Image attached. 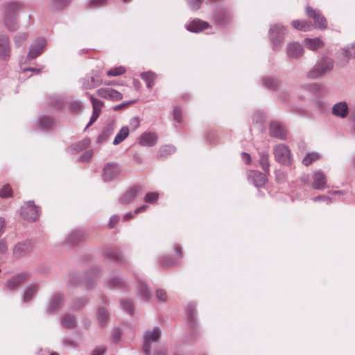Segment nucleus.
Returning <instances> with one entry per match:
<instances>
[{
    "label": "nucleus",
    "instance_id": "1",
    "mask_svg": "<svg viewBox=\"0 0 355 355\" xmlns=\"http://www.w3.org/2000/svg\"><path fill=\"white\" fill-rule=\"evenodd\" d=\"M21 6L17 1H9L3 5V22L10 31H15L19 28L17 11Z\"/></svg>",
    "mask_w": 355,
    "mask_h": 355
},
{
    "label": "nucleus",
    "instance_id": "2",
    "mask_svg": "<svg viewBox=\"0 0 355 355\" xmlns=\"http://www.w3.org/2000/svg\"><path fill=\"white\" fill-rule=\"evenodd\" d=\"M286 31V28L281 24H275L270 28L269 36L273 51H278L281 49Z\"/></svg>",
    "mask_w": 355,
    "mask_h": 355
},
{
    "label": "nucleus",
    "instance_id": "3",
    "mask_svg": "<svg viewBox=\"0 0 355 355\" xmlns=\"http://www.w3.org/2000/svg\"><path fill=\"white\" fill-rule=\"evenodd\" d=\"M332 68L333 60L331 58H324L314 66L307 76L310 78L315 79L330 71Z\"/></svg>",
    "mask_w": 355,
    "mask_h": 355
},
{
    "label": "nucleus",
    "instance_id": "4",
    "mask_svg": "<svg viewBox=\"0 0 355 355\" xmlns=\"http://www.w3.org/2000/svg\"><path fill=\"white\" fill-rule=\"evenodd\" d=\"M161 336L159 327L146 331L144 338L143 351L146 355H150L152 344L158 343Z\"/></svg>",
    "mask_w": 355,
    "mask_h": 355
},
{
    "label": "nucleus",
    "instance_id": "5",
    "mask_svg": "<svg viewBox=\"0 0 355 355\" xmlns=\"http://www.w3.org/2000/svg\"><path fill=\"white\" fill-rule=\"evenodd\" d=\"M306 12L309 17L312 18L314 20V25L315 28L320 30H324L327 28V19L323 16L320 10L313 9L311 6H307L306 7Z\"/></svg>",
    "mask_w": 355,
    "mask_h": 355
},
{
    "label": "nucleus",
    "instance_id": "6",
    "mask_svg": "<svg viewBox=\"0 0 355 355\" xmlns=\"http://www.w3.org/2000/svg\"><path fill=\"white\" fill-rule=\"evenodd\" d=\"M273 153L275 160L282 164H288L291 162V153L284 144H278L274 147Z\"/></svg>",
    "mask_w": 355,
    "mask_h": 355
},
{
    "label": "nucleus",
    "instance_id": "7",
    "mask_svg": "<svg viewBox=\"0 0 355 355\" xmlns=\"http://www.w3.org/2000/svg\"><path fill=\"white\" fill-rule=\"evenodd\" d=\"M39 208L34 205V202L29 201L21 208V216L28 220L34 221L39 216Z\"/></svg>",
    "mask_w": 355,
    "mask_h": 355
},
{
    "label": "nucleus",
    "instance_id": "8",
    "mask_svg": "<svg viewBox=\"0 0 355 355\" xmlns=\"http://www.w3.org/2000/svg\"><path fill=\"white\" fill-rule=\"evenodd\" d=\"M120 172L121 169L118 164L107 163L103 168V180L105 181H111L118 177Z\"/></svg>",
    "mask_w": 355,
    "mask_h": 355
},
{
    "label": "nucleus",
    "instance_id": "9",
    "mask_svg": "<svg viewBox=\"0 0 355 355\" xmlns=\"http://www.w3.org/2000/svg\"><path fill=\"white\" fill-rule=\"evenodd\" d=\"M46 44V40L44 38H39L36 40L30 47V51L28 54V59H34L39 56L44 51Z\"/></svg>",
    "mask_w": 355,
    "mask_h": 355
},
{
    "label": "nucleus",
    "instance_id": "10",
    "mask_svg": "<svg viewBox=\"0 0 355 355\" xmlns=\"http://www.w3.org/2000/svg\"><path fill=\"white\" fill-rule=\"evenodd\" d=\"M270 135L272 137L279 139H285L286 137L287 130L284 125L280 122L274 121L270 125Z\"/></svg>",
    "mask_w": 355,
    "mask_h": 355
},
{
    "label": "nucleus",
    "instance_id": "11",
    "mask_svg": "<svg viewBox=\"0 0 355 355\" xmlns=\"http://www.w3.org/2000/svg\"><path fill=\"white\" fill-rule=\"evenodd\" d=\"M141 191L142 188L140 186L132 187L125 192V193L119 198V201L123 205L130 204L137 198Z\"/></svg>",
    "mask_w": 355,
    "mask_h": 355
},
{
    "label": "nucleus",
    "instance_id": "12",
    "mask_svg": "<svg viewBox=\"0 0 355 355\" xmlns=\"http://www.w3.org/2000/svg\"><path fill=\"white\" fill-rule=\"evenodd\" d=\"M10 56V39L8 35L0 33V58L4 60H8Z\"/></svg>",
    "mask_w": 355,
    "mask_h": 355
},
{
    "label": "nucleus",
    "instance_id": "13",
    "mask_svg": "<svg viewBox=\"0 0 355 355\" xmlns=\"http://www.w3.org/2000/svg\"><path fill=\"white\" fill-rule=\"evenodd\" d=\"M96 93L100 97L112 101H119L123 98L122 94L110 87L100 88L96 91Z\"/></svg>",
    "mask_w": 355,
    "mask_h": 355
},
{
    "label": "nucleus",
    "instance_id": "14",
    "mask_svg": "<svg viewBox=\"0 0 355 355\" xmlns=\"http://www.w3.org/2000/svg\"><path fill=\"white\" fill-rule=\"evenodd\" d=\"M90 100L92 104L93 112L89 122L87 125L86 128L89 127L97 120L101 112V108L103 107V103L94 98L92 95H90Z\"/></svg>",
    "mask_w": 355,
    "mask_h": 355
},
{
    "label": "nucleus",
    "instance_id": "15",
    "mask_svg": "<svg viewBox=\"0 0 355 355\" xmlns=\"http://www.w3.org/2000/svg\"><path fill=\"white\" fill-rule=\"evenodd\" d=\"M248 178L249 181L257 187L263 186L266 182V175L258 171H250L248 173Z\"/></svg>",
    "mask_w": 355,
    "mask_h": 355
},
{
    "label": "nucleus",
    "instance_id": "16",
    "mask_svg": "<svg viewBox=\"0 0 355 355\" xmlns=\"http://www.w3.org/2000/svg\"><path fill=\"white\" fill-rule=\"evenodd\" d=\"M28 277L26 273H20L9 279L6 284V288L10 291L17 289Z\"/></svg>",
    "mask_w": 355,
    "mask_h": 355
},
{
    "label": "nucleus",
    "instance_id": "17",
    "mask_svg": "<svg viewBox=\"0 0 355 355\" xmlns=\"http://www.w3.org/2000/svg\"><path fill=\"white\" fill-rule=\"evenodd\" d=\"M303 53V49L300 43L293 42L288 44L286 53L290 58H298Z\"/></svg>",
    "mask_w": 355,
    "mask_h": 355
},
{
    "label": "nucleus",
    "instance_id": "18",
    "mask_svg": "<svg viewBox=\"0 0 355 355\" xmlns=\"http://www.w3.org/2000/svg\"><path fill=\"white\" fill-rule=\"evenodd\" d=\"M327 178L321 171H316L313 175L312 187L314 189L322 190L326 187Z\"/></svg>",
    "mask_w": 355,
    "mask_h": 355
},
{
    "label": "nucleus",
    "instance_id": "19",
    "mask_svg": "<svg viewBox=\"0 0 355 355\" xmlns=\"http://www.w3.org/2000/svg\"><path fill=\"white\" fill-rule=\"evenodd\" d=\"M157 141V137L154 132H144L138 139L137 141L142 146H153Z\"/></svg>",
    "mask_w": 355,
    "mask_h": 355
},
{
    "label": "nucleus",
    "instance_id": "20",
    "mask_svg": "<svg viewBox=\"0 0 355 355\" xmlns=\"http://www.w3.org/2000/svg\"><path fill=\"white\" fill-rule=\"evenodd\" d=\"M83 236L84 235L81 231L73 230L67 236L65 243L69 246H73L83 241Z\"/></svg>",
    "mask_w": 355,
    "mask_h": 355
},
{
    "label": "nucleus",
    "instance_id": "21",
    "mask_svg": "<svg viewBox=\"0 0 355 355\" xmlns=\"http://www.w3.org/2000/svg\"><path fill=\"white\" fill-rule=\"evenodd\" d=\"M349 112L348 105L346 102H339L336 103L332 107V113L334 115L345 118Z\"/></svg>",
    "mask_w": 355,
    "mask_h": 355
},
{
    "label": "nucleus",
    "instance_id": "22",
    "mask_svg": "<svg viewBox=\"0 0 355 355\" xmlns=\"http://www.w3.org/2000/svg\"><path fill=\"white\" fill-rule=\"evenodd\" d=\"M89 144L90 139L89 138H85L82 141L69 146L67 151L70 154H76L89 147Z\"/></svg>",
    "mask_w": 355,
    "mask_h": 355
},
{
    "label": "nucleus",
    "instance_id": "23",
    "mask_svg": "<svg viewBox=\"0 0 355 355\" xmlns=\"http://www.w3.org/2000/svg\"><path fill=\"white\" fill-rule=\"evenodd\" d=\"M231 18L230 12L226 10H220L214 15V20L218 25H225Z\"/></svg>",
    "mask_w": 355,
    "mask_h": 355
},
{
    "label": "nucleus",
    "instance_id": "24",
    "mask_svg": "<svg viewBox=\"0 0 355 355\" xmlns=\"http://www.w3.org/2000/svg\"><path fill=\"white\" fill-rule=\"evenodd\" d=\"M63 304V299L61 295L55 294L50 300L47 307V312L51 313L58 310Z\"/></svg>",
    "mask_w": 355,
    "mask_h": 355
},
{
    "label": "nucleus",
    "instance_id": "25",
    "mask_svg": "<svg viewBox=\"0 0 355 355\" xmlns=\"http://www.w3.org/2000/svg\"><path fill=\"white\" fill-rule=\"evenodd\" d=\"M209 27V24L200 19H194L187 26L190 32L198 33Z\"/></svg>",
    "mask_w": 355,
    "mask_h": 355
},
{
    "label": "nucleus",
    "instance_id": "26",
    "mask_svg": "<svg viewBox=\"0 0 355 355\" xmlns=\"http://www.w3.org/2000/svg\"><path fill=\"white\" fill-rule=\"evenodd\" d=\"M62 326L66 329H73L77 325L76 319L74 315L67 313L61 318Z\"/></svg>",
    "mask_w": 355,
    "mask_h": 355
},
{
    "label": "nucleus",
    "instance_id": "27",
    "mask_svg": "<svg viewBox=\"0 0 355 355\" xmlns=\"http://www.w3.org/2000/svg\"><path fill=\"white\" fill-rule=\"evenodd\" d=\"M304 45L311 51L317 50L323 46V42L318 37L315 38H306L304 40Z\"/></svg>",
    "mask_w": 355,
    "mask_h": 355
},
{
    "label": "nucleus",
    "instance_id": "28",
    "mask_svg": "<svg viewBox=\"0 0 355 355\" xmlns=\"http://www.w3.org/2000/svg\"><path fill=\"white\" fill-rule=\"evenodd\" d=\"M114 129L112 125H107L102 131L101 134L97 138L98 143L106 141L110 135L113 133Z\"/></svg>",
    "mask_w": 355,
    "mask_h": 355
},
{
    "label": "nucleus",
    "instance_id": "29",
    "mask_svg": "<svg viewBox=\"0 0 355 355\" xmlns=\"http://www.w3.org/2000/svg\"><path fill=\"white\" fill-rule=\"evenodd\" d=\"M292 26L302 31H309L311 29V24L310 22L306 21L293 20L292 21Z\"/></svg>",
    "mask_w": 355,
    "mask_h": 355
},
{
    "label": "nucleus",
    "instance_id": "30",
    "mask_svg": "<svg viewBox=\"0 0 355 355\" xmlns=\"http://www.w3.org/2000/svg\"><path fill=\"white\" fill-rule=\"evenodd\" d=\"M129 134V129L127 126H124L121 128L120 131L117 133L116 137L114 139L113 144L117 145L120 143H121L128 136Z\"/></svg>",
    "mask_w": 355,
    "mask_h": 355
},
{
    "label": "nucleus",
    "instance_id": "31",
    "mask_svg": "<svg viewBox=\"0 0 355 355\" xmlns=\"http://www.w3.org/2000/svg\"><path fill=\"white\" fill-rule=\"evenodd\" d=\"M37 291V285H31L29 286H27L25 289L24 297H23V302H29L33 297L35 295Z\"/></svg>",
    "mask_w": 355,
    "mask_h": 355
},
{
    "label": "nucleus",
    "instance_id": "32",
    "mask_svg": "<svg viewBox=\"0 0 355 355\" xmlns=\"http://www.w3.org/2000/svg\"><path fill=\"white\" fill-rule=\"evenodd\" d=\"M54 121L52 118L47 116H42L39 119V126L42 130H48L52 127Z\"/></svg>",
    "mask_w": 355,
    "mask_h": 355
},
{
    "label": "nucleus",
    "instance_id": "33",
    "mask_svg": "<svg viewBox=\"0 0 355 355\" xmlns=\"http://www.w3.org/2000/svg\"><path fill=\"white\" fill-rule=\"evenodd\" d=\"M259 163L265 173L269 172L270 163L268 159V153L266 152H261L259 153Z\"/></svg>",
    "mask_w": 355,
    "mask_h": 355
},
{
    "label": "nucleus",
    "instance_id": "34",
    "mask_svg": "<svg viewBox=\"0 0 355 355\" xmlns=\"http://www.w3.org/2000/svg\"><path fill=\"white\" fill-rule=\"evenodd\" d=\"M139 296L144 300L150 298L151 294L145 283L141 282L138 288Z\"/></svg>",
    "mask_w": 355,
    "mask_h": 355
},
{
    "label": "nucleus",
    "instance_id": "35",
    "mask_svg": "<svg viewBox=\"0 0 355 355\" xmlns=\"http://www.w3.org/2000/svg\"><path fill=\"white\" fill-rule=\"evenodd\" d=\"M263 85L269 89H275L279 85V81L272 77H266L263 79Z\"/></svg>",
    "mask_w": 355,
    "mask_h": 355
},
{
    "label": "nucleus",
    "instance_id": "36",
    "mask_svg": "<svg viewBox=\"0 0 355 355\" xmlns=\"http://www.w3.org/2000/svg\"><path fill=\"white\" fill-rule=\"evenodd\" d=\"M121 309L130 315L134 312L133 304L130 300H122L121 301Z\"/></svg>",
    "mask_w": 355,
    "mask_h": 355
},
{
    "label": "nucleus",
    "instance_id": "37",
    "mask_svg": "<svg viewBox=\"0 0 355 355\" xmlns=\"http://www.w3.org/2000/svg\"><path fill=\"white\" fill-rule=\"evenodd\" d=\"M175 151V148L173 146L167 145L162 147L159 150V155L162 157H166L168 155L173 153Z\"/></svg>",
    "mask_w": 355,
    "mask_h": 355
},
{
    "label": "nucleus",
    "instance_id": "38",
    "mask_svg": "<svg viewBox=\"0 0 355 355\" xmlns=\"http://www.w3.org/2000/svg\"><path fill=\"white\" fill-rule=\"evenodd\" d=\"M320 156L317 153H308L303 159L302 162L305 166H309L313 161L319 159Z\"/></svg>",
    "mask_w": 355,
    "mask_h": 355
},
{
    "label": "nucleus",
    "instance_id": "39",
    "mask_svg": "<svg viewBox=\"0 0 355 355\" xmlns=\"http://www.w3.org/2000/svg\"><path fill=\"white\" fill-rule=\"evenodd\" d=\"M98 319L99 322L103 325L108 320V313L105 308H100L98 312Z\"/></svg>",
    "mask_w": 355,
    "mask_h": 355
},
{
    "label": "nucleus",
    "instance_id": "40",
    "mask_svg": "<svg viewBox=\"0 0 355 355\" xmlns=\"http://www.w3.org/2000/svg\"><path fill=\"white\" fill-rule=\"evenodd\" d=\"M125 72V69L123 67H117L111 69L107 71L106 74L107 76H118L123 74Z\"/></svg>",
    "mask_w": 355,
    "mask_h": 355
},
{
    "label": "nucleus",
    "instance_id": "41",
    "mask_svg": "<svg viewBox=\"0 0 355 355\" xmlns=\"http://www.w3.org/2000/svg\"><path fill=\"white\" fill-rule=\"evenodd\" d=\"M344 54L347 59H350L352 58L355 57V43H352L348 45L346 48L343 49Z\"/></svg>",
    "mask_w": 355,
    "mask_h": 355
},
{
    "label": "nucleus",
    "instance_id": "42",
    "mask_svg": "<svg viewBox=\"0 0 355 355\" xmlns=\"http://www.w3.org/2000/svg\"><path fill=\"white\" fill-rule=\"evenodd\" d=\"M28 38L26 33H19L14 38L15 44L17 46H20Z\"/></svg>",
    "mask_w": 355,
    "mask_h": 355
},
{
    "label": "nucleus",
    "instance_id": "43",
    "mask_svg": "<svg viewBox=\"0 0 355 355\" xmlns=\"http://www.w3.org/2000/svg\"><path fill=\"white\" fill-rule=\"evenodd\" d=\"M80 83L81 84V88L84 90H89L94 88V85H92L87 75L80 79Z\"/></svg>",
    "mask_w": 355,
    "mask_h": 355
},
{
    "label": "nucleus",
    "instance_id": "44",
    "mask_svg": "<svg viewBox=\"0 0 355 355\" xmlns=\"http://www.w3.org/2000/svg\"><path fill=\"white\" fill-rule=\"evenodd\" d=\"M28 252V247L26 243H18L14 249V253L15 254L20 255L24 253Z\"/></svg>",
    "mask_w": 355,
    "mask_h": 355
},
{
    "label": "nucleus",
    "instance_id": "45",
    "mask_svg": "<svg viewBox=\"0 0 355 355\" xmlns=\"http://www.w3.org/2000/svg\"><path fill=\"white\" fill-rule=\"evenodd\" d=\"M108 284L110 287L122 286L123 281L121 277L116 276L110 277L108 280Z\"/></svg>",
    "mask_w": 355,
    "mask_h": 355
},
{
    "label": "nucleus",
    "instance_id": "46",
    "mask_svg": "<svg viewBox=\"0 0 355 355\" xmlns=\"http://www.w3.org/2000/svg\"><path fill=\"white\" fill-rule=\"evenodd\" d=\"M187 315H188V321L191 326H193V323H194V311L195 306L193 304H188L187 306Z\"/></svg>",
    "mask_w": 355,
    "mask_h": 355
},
{
    "label": "nucleus",
    "instance_id": "47",
    "mask_svg": "<svg viewBox=\"0 0 355 355\" xmlns=\"http://www.w3.org/2000/svg\"><path fill=\"white\" fill-rule=\"evenodd\" d=\"M107 256L109 258L116 261H120L121 259L122 255L118 250L115 249H110L107 251Z\"/></svg>",
    "mask_w": 355,
    "mask_h": 355
},
{
    "label": "nucleus",
    "instance_id": "48",
    "mask_svg": "<svg viewBox=\"0 0 355 355\" xmlns=\"http://www.w3.org/2000/svg\"><path fill=\"white\" fill-rule=\"evenodd\" d=\"M140 76L146 82V83L152 80H155L156 78L155 73L152 71L144 72L141 73Z\"/></svg>",
    "mask_w": 355,
    "mask_h": 355
},
{
    "label": "nucleus",
    "instance_id": "49",
    "mask_svg": "<svg viewBox=\"0 0 355 355\" xmlns=\"http://www.w3.org/2000/svg\"><path fill=\"white\" fill-rule=\"evenodd\" d=\"M87 76L89 78L92 85H94V88L102 83L101 80L98 78L96 73L87 74Z\"/></svg>",
    "mask_w": 355,
    "mask_h": 355
},
{
    "label": "nucleus",
    "instance_id": "50",
    "mask_svg": "<svg viewBox=\"0 0 355 355\" xmlns=\"http://www.w3.org/2000/svg\"><path fill=\"white\" fill-rule=\"evenodd\" d=\"M159 194L157 192H151L146 194L145 200L147 202L153 203L157 201Z\"/></svg>",
    "mask_w": 355,
    "mask_h": 355
},
{
    "label": "nucleus",
    "instance_id": "51",
    "mask_svg": "<svg viewBox=\"0 0 355 355\" xmlns=\"http://www.w3.org/2000/svg\"><path fill=\"white\" fill-rule=\"evenodd\" d=\"M94 151L93 150H89L85 153H83L78 158V160L83 162H87L89 160L92 155H93Z\"/></svg>",
    "mask_w": 355,
    "mask_h": 355
},
{
    "label": "nucleus",
    "instance_id": "52",
    "mask_svg": "<svg viewBox=\"0 0 355 355\" xmlns=\"http://www.w3.org/2000/svg\"><path fill=\"white\" fill-rule=\"evenodd\" d=\"M173 119L178 123L182 122V110L180 107H175L173 112Z\"/></svg>",
    "mask_w": 355,
    "mask_h": 355
},
{
    "label": "nucleus",
    "instance_id": "53",
    "mask_svg": "<svg viewBox=\"0 0 355 355\" xmlns=\"http://www.w3.org/2000/svg\"><path fill=\"white\" fill-rule=\"evenodd\" d=\"M156 297L160 302H165L167 300L166 292L163 289H157L156 291Z\"/></svg>",
    "mask_w": 355,
    "mask_h": 355
},
{
    "label": "nucleus",
    "instance_id": "54",
    "mask_svg": "<svg viewBox=\"0 0 355 355\" xmlns=\"http://www.w3.org/2000/svg\"><path fill=\"white\" fill-rule=\"evenodd\" d=\"M190 8L196 10L200 8L202 0H187Z\"/></svg>",
    "mask_w": 355,
    "mask_h": 355
},
{
    "label": "nucleus",
    "instance_id": "55",
    "mask_svg": "<svg viewBox=\"0 0 355 355\" xmlns=\"http://www.w3.org/2000/svg\"><path fill=\"white\" fill-rule=\"evenodd\" d=\"M70 0H53V3L55 9H61L66 6Z\"/></svg>",
    "mask_w": 355,
    "mask_h": 355
},
{
    "label": "nucleus",
    "instance_id": "56",
    "mask_svg": "<svg viewBox=\"0 0 355 355\" xmlns=\"http://www.w3.org/2000/svg\"><path fill=\"white\" fill-rule=\"evenodd\" d=\"M11 195V190L9 186H4L0 189V196L1 198H7Z\"/></svg>",
    "mask_w": 355,
    "mask_h": 355
},
{
    "label": "nucleus",
    "instance_id": "57",
    "mask_svg": "<svg viewBox=\"0 0 355 355\" xmlns=\"http://www.w3.org/2000/svg\"><path fill=\"white\" fill-rule=\"evenodd\" d=\"M50 104L52 105V106H54L55 107H61L62 106V104H63V101L62 99L60 98H56V97H54V98H51V100H50Z\"/></svg>",
    "mask_w": 355,
    "mask_h": 355
},
{
    "label": "nucleus",
    "instance_id": "58",
    "mask_svg": "<svg viewBox=\"0 0 355 355\" xmlns=\"http://www.w3.org/2000/svg\"><path fill=\"white\" fill-rule=\"evenodd\" d=\"M70 108L73 112H79L82 109V103L80 101H73L71 103Z\"/></svg>",
    "mask_w": 355,
    "mask_h": 355
},
{
    "label": "nucleus",
    "instance_id": "59",
    "mask_svg": "<svg viewBox=\"0 0 355 355\" xmlns=\"http://www.w3.org/2000/svg\"><path fill=\"white\" fill-rule=\"evenodd\" d=\"M313 200L314 202H318V201H320V200L324 201V202H326V203L327 205H329L331 202V198L327 196H318L314 197L313 198Z\"/></svg>",
    "mask_w": 355,
    "mask_h": 355
},
{
    "label": "nucleus",
    "instance_id": "60",
    "mask_svg": "<svg viewBox=\"0 0 355 355\" xmlns=\"http://www.w3.org/2000/svg\"><path fill=\"white\" fill-rule=\"evenodd\" d=\"M106 351V347L104 346L96 347L92 352V355H103Z\"/></svg>",
    "mask_w": 355,
    "mask_h": 355
},
{
    "label": "nucleus",
    "instance_id": "61",
    "mask_svg": "<svg viewBox=\"0 0 355 355\" xmlns=\"http://www.w3.org/2000/svg\"><path fill=\"white\" fill-rule=\"evenodd\" d=\"M301 88L304 90L308 91V92H312L317 89V85L315 83L313 84H305L302 85L301 86Z\"/></svg>",
    "mask_w": 355,
    "mask_h": 355
},
{
    "label": "nucleus",
    "instance_id": "62",
    "mask_svg": "<svg viewBox=\"0 0 355 355\" xmlns=\"http://www.w3.org/2000/svg\"><path fill=\"white\" fill-rule=\"evenodd\" d=\"M119 216H117V215L112 216L110 218V222H109L110 227H111V228L114 227V226L116 225V223L119 222Z\"/></svg>",
    "mask_w": 355,
    "mask_h": 355
},
{
    "label": "nucleus",
    "instance_id": "63",
    "mask_svg": "<svg viewBox=\"0 0 355 355\" xmlns=\"http://www.w3.org/2000/svg\"><path fill=\"white\" fill-rule=\"evenodd\" d=\"M139 123L137 117H133L130 121V125L133 130H136L139 126Z\"/></svg>",
    "mask_w": 355,
    "mask_h": 355
},
{
    "label": "nucleus",
    "instance_id": "64",
    "mask_svg": "<svg viewBox=\"0 0 355 355\" xmlns=\"http://www.w3.org/2000/svg\"><path fill=\"white\" fill-rule=\"evenodd\" d=\"M121 338V332L119 329H116L112 334V339L114 342H118Z\"/></svg>",
    "mask_w": 355,
    "mask_h": 355
}]
</instances>
